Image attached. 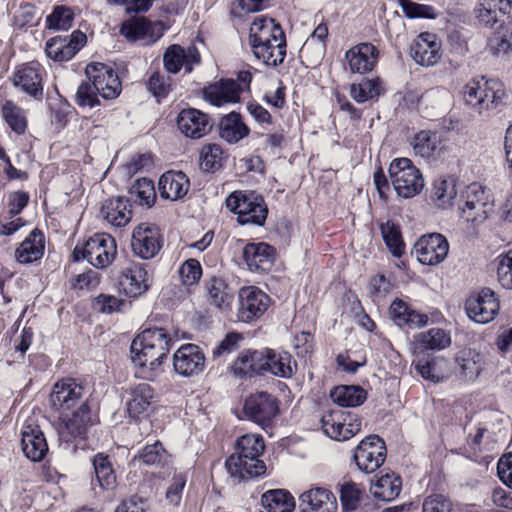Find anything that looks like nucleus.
Segmentation results:
<instances>
[{"instance_id": "f257e3e1", "label": "nucleus", "mask_w": 512, "mask_h": 512, "mask_svg": "<svg viewBox=\"0 0 512 512\" xmlns=\"http://www.w3.org/2000/svg\"><path fill=\"white\" fill-rule=\"evenodd\" d=\"M172 344V338L163 328H149L139 334L130 347L131 360L139 368V376L154 379Z\"/></svg>"}, {"instance_id": "f03ea898", "label": "nucleus", "mask_w": 512, "mask_h": 512, "mask_svg": "<svg viewBox=\"0 0 512 512\" xmlns=\"http://www.w3.org/2000/svg\"><path fill=\"white\" fill-rule=\"evenodd\" d=\"M462 96L465 105L474 113L489 116L502 103L505 91L497 80L475 77L464 85Z\"/></svg>"}, {"instance_id": "7ed1b4c3", "label": "nucleus", "mask_w": 512, "mask_h": 512, "mask_svg": "<svg viewBox=\"0 0 512 512\" xmlns=\"http://www.w3.org/2000/svg\"><path fill=\"white\" fill-rule=\"evenodd\" d=\"M389 175L398 196L409 199L419 195L425 181L422 172L409 158H396L389 166Z\"/></svg>"}, {"instance_id": "20e7f679", "label": "nucleus", "mask_w": 512, "mask_h": 512, "mask_svg": "<svg viewBox=\"0 0 512 512\" xmlns=\"http://www.w3.org/2000/svg\"><path fill=\"white\" fill-rule=\"evenodd\" d=\"M117 254L115 239L106 233H98L89 238L83 247L78 245L73 251L76 261L86 259L92 266L98 269L108 267Z\"/></svg>"}, {"instance_id": "39448f33", "label": "nucleus", "mask_w": 512, "mask_h": 512, "mask_svg": "<svg viewBox=\"0 0 512 512\" xmlns=\"http://www.w3.org/2000/svg\"><path fill=\"white\" fill-rule=\"evenodd\" d=\"M226 207L238 215L241 224L263 225L267 218V207L263 198L255 193L235 191L226 199Z\"/></svg>"}, {"instance_id": "423d86ee", "label": "nucleus", "mask_w": 512, "mask_h": 512, "mask_svg": "<svg viewBox=\"0 0 512 512\" xmlns=\"http://www.w3.org/2000/svg\"><path fill=\"white\" fill-rule=\"evenodd\" d=\"M94 424L87 403H81L71 414L62 413L56 429L61 442L78 446L86 439L88 429Z\"/></svg>"}, {"instance_id": "0eeeda50", "label": "nucleus", "mask_w": 512, "mask_h": 512, "mask_svg": "<svg viewBox=\"0 0 512 512\" xmlns=\"http://www.w3.org/2000/svg\"><path fill=\"white\" fill-rule=\"evenodd\" d=\"M459 209L466 221L482 223L492 211L493 201L489 191L478 183H472L461 195Z\"/></svg>"}, {"instance_id": "6e6552de", "label": "nucleus", "mask_w": 512, "mask_h": 512, "mask_svg": "<svg viewBox=\"0 0 512 512\" xmlns=\"http://www.w3.org/2000/svg\"><path fill=\"white\" fill-rule=\"evenodd\" d=\"M242 413L246 419L265 429L272 425L279 413V403L272 394L258 391L244 400Z\"/></svg>"}, {"instance_id": "1a4fd4ad", "label": "nucleus", "mask_w": 512, "mask_h": 512, "mask_svg": "<svg viewBox=\"0 0 512 512\" xmlns=\"http://www.w3.org/2000/svg\"><path fill=\"white\" fill-rule=\"evenodd\" d=\"M354 461L360 471L366 474L374 473L386 459V446L377 435L363 439L354 451Z\"/></svg>"}, {"instance_id": "9d476101", "label": "nucleus", "mask_w": 512, "mask_h": 512, "mask_svg": "<svg viewBox=\"0 0 512 512\" xmlns=\"http://www.w3.org/2000/svg\"><path fill=\"white\" fill-rule=\"evenodd\" d=\"M163 245L159 228L149 223H141L134 228L131 237V249L135 256L149 260L154 258Z\"/></svg>"}, {"instance_id": "9b49d317", "label": "nucleus", "mask_w": 512, "mask_h": 512, "mask_svg": "<svg viewBox=\"0 0 512 512\" xmlns=\"http://www.w3.org/2000/svg\"><path fill=\"white\" fill-rule=\"evenodd\" d=\"M85 74L103 99L112 100L120 95L122 85L111 66L104 63H90L85 68Z\"/></svg>"}, {"instance_id": "f8f14e48", "label": "nucleus", "mask_w": 512, "mask_h": 512, "mask_svg": "<svg viewBox=\"0 0 512 512\" xmlns=\"http://www.w3.org/2000/svg\"><path fill=\"white\" fill-rule=\"evenodd\" d=\"M449 252V242L440 233L421 236L413 246L416 259L424 265L435 266L442 263Z\"/></svg>"}, {"instance_id": "ddd939ff", "label": "nucleus", "mask_w": 512, "mask_h": 512, "mask_svg": "<svg viewBox=\"0 0 512 512\" xmlns=\"http://www.w3.org/2000/svg\"><path fill=\"white\" fill-rule=\"evenodd\" d=\"M321 423L324 433L337 441L348 440L361 430L360 418L340 410L323 415Z\"/></svg>"}, {"instance_id": "4468645a", "label": "nucleus", "mask_w": 512, "mask_h": 512, "mask_svg": "<svg viewBox=\"0 0 512 512\" xmlns=\"http://www.w3.org/2000/svg\"><path fill=\"white\" fill-rule=\"evenodd\" d=\"M465 309L471 320L486 324L495 318L500 306L495 293L489 288H484L466 300Z\"/></svg>"}, {"instance_id": "2eb2a0df", "label": "nucleus", "mask_w": 512, "mask_h": 512, "mask_svg": "<svg viewBox=\"0 0 512 512\" xmlns=\"http://www.w3.org/2000/svg\"><path fill=\"white\" fill-rule=\"evenodd\" d=\"M267 294L256 287H243L239 291L237 316L242 322L249 323L260 318L269 307Z\"/></svg>"}, {"instance_id": "dca6fc26", "label": "nucleus", "mask_w": 512, "mask_h": 512, "mask_svg": "<svg viewBox=\"0 0 512 512\" xmlns=\"http://www.w3.org/2000/svg\"><path fill=\"white\" fill-rule=\"evenodd\" d=\"M84 388L75 379L66 378L54 384L50 394V405L55 411L64 413L83 403Z\"/></svg>"}, {"instance_id": "f3484780", "label": "nucleus", "mask_w": 512, "mask_h": 512, "mask_svg": "<svg viewBox=\"0 0 512 512\" xmlns=\"http://www.w3.org/2000/svg\"><path fill=\"white\" fill-rule=\"evenodd\" d=\"M164 30L161 22H151L142 17L125 21L120 28V33L128 41H143L145 45H150L163 36Z\"/></svg>"}, {"instance_id": "a211bd4d", "label": "nucleus", "mask_w": 512, "mask_h": 512, "mask_svg": "<svg viewBox=\"0 0 512 512\" xmlns=\"http://www.w3.org/2000/svg\"><path fill=\"white\" fill-rule=\"evenodd\" d=\"M21 448L24 455L33 462L41 461L48 452L46 437L33 419H28L22 426Z\"/></svg>"}, {"instance_id": "6ab92c4d", "label": "nucleus", "mask_w": 512, "mask_h": 512, "mask_svg": "<svg viewBox=\"0 0 512 512\" xmlns=\"http://www.w3.org/2000/svg\"><path fill=\"white\" fill-rule=\"evenodd\" d=\"M242 259L249 271L266 273L272 269L275 263L276 251L265 242H252L244 246Z\"/></svg>"}, {"instance_id": "aec40b11", "label": "nucleus", "mask_w": 512, "mask_h": 512, "mask_svg": "<svg viewBox=\"0 0 512 512\" xmlns=\"http://www.w3.org/2000/svg\"><path fill=\"white\" fill-rule=\"evenodd\" d=\"M86 42V35L74 31L69 36H56L47 41L45 52L54 61H68L80 50Z\"/></svg>"}, {"instance_id": "412c9836", "label": "nucleus", "mask_w": 512, "mask_h": 512, "mask_svg": "<svg viewBox=\"0 0 512 512\" xmlns=\"http://www.w3.org/2000/svg\"><path fill=\"white\" fill-rule=\"evenodd\" d=\"M13 83L22 92L38 99L43 95L42 67L38 62L20 66L13 74Z\"/></svg>"}, {"instance_id": "4be33fe9", "label": "nucleus", "mask_w": 512, "mask_h": 512, "mask_svg": "<svg viewBox=\"0 0 512 512\" xmlns=\"http://www.w3.org/2000/svg\"><path fill=\"white\" fill-rule=\"evenodd\" d=\"M475 13L479 23L484 26L494 27L497 23L502 26L506 20L512 18V1L480 0Z\"/></svg>"}, {"instance_id": "5701e85b", "label": "nucleus", "mask_w": 512, "mask_h": 512, "mask_svg": "<svg viewBox=\"0 0 512 512\" xmlns=\"http://www.w3.org/2000/svg\"><path fill=\"white\" fill-rule=\"evenodd\" d=\"M175 371L182 376H193L201 373L205 367V355L194 344L181 346L174 354Z\"/></svg>"}, {"instance_id": "b1692460", "label": "nucleus", "mask_w": 512, "mask_h": 512, "mask_svg": "<svg viewBox=\"0 0 512 512\" xmlns=\"http://www.w3.org/2000/svg\"><path fill=\"white\" fill-rule=\"evenodd\" d=\"M202 92L204 100L217 107L238 103L241 95L237 81L229 78L205 86Z\"/></svg>"}, {"instance_id": "393cba45", "label": "nucleus", "mask_w": 512, "mask_h": 512, "mask_svg": "<svg viewBox=\"0 0 512 512\" xmlns=\"http://www.w3.org/2000/svg\"><path fill=\"white\" fill-rule=\"evenodd\" d=\"M200 62V55L196 47L190 46L187 49L180 45L169 46L163 55L164 68L168 73L176 74L182 67L187 73L193 70V65Z\"/></svg>"}, {"instance_id": "a878e982", "label": "nucleus", "mask_w": 512, "mask_h": 512, "mask_svg": "<svg viewBox=\"0 0 512 512\" xmlns=\"http://www.w3.org/2000/svg\"><path fill=\"white\" fill-rule=\"evenodd\" d=\"M411 55L416 63L426 67L433 66L441 58V43L435 34L423 32L415 38Z\"/></svg>"}, {"instance_id": "bb28decb", "label": "nucleus", "mask_w": 512, "mask_h": 512, "mask_svg": "<svg viewBox=\"0 0 512 512\" xmlns=\"http://www.w3.org/2000/svg\"><path fill=\"white\" fill-rule=\"evenodd\" d=\"M378 56V49L371 43L357 44L345 53L349 71L358 74L372 71L377 63Z\"/></svg>"}, {"instance_id": "cd10ccee", "label": "nucleus", "mask_w": 512, "mask_h": 512, "mask_svg": "<svg viewBox=\"0 0 512 512\" xmlns=\"http://www.w3.org/2000/svg\"><path fill=\"white\" fill-rule=\"evenodd\" d=\"M268 355L264 350H245L232 365V372L235 376L241 378H251L255 375L263 374L268 367Z\"/></svg>"}, {"instance_id": "c85d7f7f", "label": "nucleus", "mask_w": 512, "mask_h": 512, "mask_svg": "<svg viewBox=\"0 0 512 512\" xmlns=\"http://www.w3.org/2000/svg\"><path fill=\"white\" fill-rule=\"evenodd\" d=\"M335 495L324 487H312L299 496L301 512H336Z\"/></svg>"}, {"instance_id": "c756f323", "label": "nucleus", "mask_w": 512, "mask_h": 512, "mask_svg": "<svg viewBox=\"0 0 512 512\" xmlns=\"http://www.w3.org/2000/svg\"><path fill=\"white\" fill-rule=\"evenodd\" d=\"M177 125L186 137L198 139L212 128L209 116L194 108L183 109L177 117Z\"/></svg>"}, {"instance_id": "7c9ffc66", "label": "nucleus", "mask_w": 512, "mask_h": 512, "mask_svg": "<svg viewBox=\"0 0 512 512\" xmlns=\"http://www.w3.org/2000/svg\"><path fill=\"white\" fill-rule=\"evenodd\" d=\"M284 31L273 18L260 16L254 19L249 30L250 46L270 41H284Z\"/></svg>"}, {"instance_id": "2f4dec72", "label": "nucleus", "mask_w": 512, "mask_h": 512, "mask_svg": "<svg viewBox=\"0 0 512 512\" xmlns=\"http://www.w3.org/2000/svg\"><path fill=\"white\" fill-rule=\"evenodd\" d=\"M127 394L126 408L131 417L137 418L148 413L155 397L150 384H136L127 391Z\"/></svg>"}, {"instance_id": "473e14b6", "label": "nucleus", "mask_w": 512, "mask_h": 512, "mask_svg": "<svg viewBox=\"0 0 512 512\" xmlns=\"http://www.w3.org/2000/svg\"><path fill=\"white\" fill-rule=\"evenodd\" d=\"M229 475L238 481L258 477L265 473L266 466L262 460H250L233 453L225 462Z\"/></svg>"}, {"instance_id": "72a5a7b5", "label": "nucleus", "mask_w": 512, "mask_h": 512, "mask_svg": "<svg viewBox=\"0 0 512 512\" xmlns=\"http://www.w3.org/2000/svg\"><path fill=\"white\" fill-rule=\"evenodd\" d=\"M101 217L114 227L126 226L133 217L129 201L123 197L107 199L100 211Z\"/></svg>"}, {"instance_id": "f704fd0d", "label": "nucleus", "mask_w": 512, "mask_h": 512, "mask_svg": "<svg viewBox=\"0 0 512 512\" xmlns=\"http://www.w3.org/2000/svg\"><path fill=\"white\" fill-rule=\"evenodd\" d=\"M120 284L126 293L130 297H136L149 288L148 284V273L141 263H130L123 271Z\"/></svg>"}, {"instance_id": "c9c22d12", "label": "nucleus", "mask_w": 512, "mask_h": 512, "mask_svg": "<svg viewBox=\"0 0 512 512\" xmlns=\"http://www.w3.org/2000/svg\"><path fill=\"white\" fill-rule=\"evenodd\" d=\"M190 182L185 173L168 171L159 179L161 197L170 200L183 198L189 191Z\"/></svg>"}, {"instance_id": "e433bc0d", "label": "nucleus", "mask_w": 512, "mask_h": 512, "mask_svg": "<svg viewBox=\"0 0 512 512\" xmlns=\"http://www.w3.org/2000/svg\"><path fill=\"white\" fill-rule=\"evenodd\" d=\"M414 154L425 159H436L441 155L443 144L440 135L430 130H421L411 141Z\"/></svg>"}, {"instance_id": "4c0bfd02", "label": "nucleus", "mask_w": 512, "mask_h": 512, "mask_svg": "<svg viewBox=\"0 0 512 512\" xmlns=\"http://www.w3.org/2000/svg\"><path fill=\"white\" fill-rule=\"evenodd\" d=\"M44 250V234L38 229H34L16 249L15 257L19 263L28 264L41 259Z\"/></svg>"}, {"instance_id": "58836bf2", "label": "nucleus", "mask_w": 512, "mask_h": 512, "mask_svg": "<svg viewBox=\"0 0 512 512\" xmlns=\"http://www.w3.org/2000/svg\"><path fill=\"white\" fill-rule=\"evenodd\" d=\"M250 130L242 121L241 115L231 112L221 118L219 123V135L229 144H236L248 136Z\"/></svg>"}, {"instance_id": "ea45409f", "label": "nucleus", "mask_w": 512, "mask_h": 512, "mask_svg": "<svg viewBox=\"0 0 512 512\" xmlns=\"http://www.w3.org/2000/svg\"><path fill=\"white\" fill-rule=\"evenodd\" d=\"M402 489V480L394 472L382 475L374 484L371 485L372 495L382 501L390 502L396 499Z\"/></svg>"}, {"instance_id": "a19ab883", "label": "nucleus", "mask_w": 512, "mask_h": 512, "mask_svg": "<svg viewBox=\"0 0 512 512\" xmlns=\"http://www.w3.org/2000/svg\"><path fill=\"white\" fill-rule=\"evenodd\" d=\"M254 56L267 66H277L281 64L286 56V37L284 41H270L251 47Z\"/></svg>"}, {"instance_id": "79ce46f5", "label": "nucleus", "mask_w": 512, "mask_h": 512, "mask_svg": "<svg viewBox=\"0 0 512 512\" xmlns=\"http://www.w3.org/2000/svg\"><path fill=\"white\" fill-rule=\"evenodd\" d=\"M416 371L426 380L439 382L448 374V361L443 357L418 359L414 362Z\"/></svg>"}, {"instance_id": "37998d69", "label": "nucleus", "mask_w": 512, "mask_h": 512, "mask_svg": "<svg viewBox=\"0 0 512 512\" xmlns=\"http://www.w3.org/2000/svg\"><path fill=\"white\" fill-rule=\"evenodd\" d=\"M269 360L266 372L281 377L291 378L296 371V363L292 360V356L288 352H276L266 349Z\"/></svg>"}, {"instance_id": "c03bdc74", "label": "nucleus", "mask_w": 512, "mask_h": 512, "mask_svg": "<svg viewBox=\"0 0 512 512\" xmlns=\"http://www.w3.org/2000/svg\"><path fill=\"white\" fill-rule=\"evenodd\" d=\"M383 92V82L379 77L365 78L359 83L351 84L349 89L350 97L359 104L376 98Z\"/></svg>"}, {"instance_id": "a18cd8bd", "label": "nucleus", "mask_w": 512, "mask_h": 512, "mask_svg": "<svg viewBox=\"0 0 512 512\" xmlns=\"http://www.w3.org/2000/svg\"><path fill=\"white\" fill-rule=\"evenodd\" d=\"M262 504L268 512H293L295 509L294 497L289 491L283 489L264 493Z\"/></svg>"}, {"instance_id": "49530a36", "label": "nucleus", "mask_w": 512, "mask_h": 512, "mask_svg": "<svg viewBox=\"0 0 512 512\" xmlns=\"http://www.w3.org/2000/svg\"><path fill=\"white\" fill-rule=\"evenodd\" d=\"M208 301L216 309L226 311L230 309L233 294L223 279L212 278L207 284Z\"/></svg>"}, {"instance_id": "de8ad7c7", "label": "nucleus", "mask_w": 512, "mask_h": 512, "mask_svg": "<svg viewBox=\"0 0 512 512\" xmlns=\"http://www.w3.org/2000/svg\"><path fill=\"white\" fill-rule=\"evenodd\" d=\"M264 449V439L260 434H244L235 444V453L252 461L260 460Z\"/></svg>"}, {"instance_id": "09e8293b", "label": "nucleus", "mask_w": 512, "mask_h": 512, "mask_svg": "<svg viewBox=\"0 0 512 512\" xmlns=\"http://www.w3.org/2000/svg\"><path fill=\"white\" fill-rule=\"evenodd\" d=\"M330 397L339 406L356 407L365 401L366 392L359 386H338L331 391Z\"/></svg>"}, {"instance_id": "8fccbe9b", "label": "nucleus", "mask_w": 512, "mask_h": 512, "mask_svg": "<svg viewBox=\"0 0 512 512\" xmlns=\"http://www.w3.org/2000/svg\"><path fill=\"white\" fill-rule=\"evenodd\" d=\"M380 232L388 250L395 257H401L404 253L405 245L399 227L392 221H386L380 224Z\"/></svg>"}, {"instance_id": "3c124183", "label": "nucleus", "mask_w": 512, "mask_h": 512, "mask_svg": "<svg viewBox=\"0 0 512 512\" xmlns=\"http://www.w3.org/2000/svg\"><path fill=\"white\" fill-rule=\"evenodd\" d=\"M486 49L493 57L508 56L512 52V32L507 29L494 32L488 39Z\"/></svg>"}, {"instance_id": "603ef678", "label": "nucleus", "mask_w": 512, "mask_h": 512, "mask_svg": "<svg viewBox=\"0 0 512 512\" xmlns=\"http://www.w3.org/2000/svg\"><path fill=\"white\" fill-rule=\"evenodd\" d=\"M2 115L7 125L16 134H24L27 129V118L25 111L14 104L12 101H6L2 106Z\"/></svg>"}, {"instance_id": "864d4df0", "label": "nucleus", "mask_w": 512, "mask_h": 512, "mask_svg": "<svg viewBox=\"0 0 512 512\" xmlns=\"http://www.w3.org/2000/svg\"><path fill=\"white\" fill-rule=\"evenodd\" d=\"M459 373L469 379H475L481 371L480 355L473 350H463L456 357Z\"/></svg>"}, {"instance_id": "5fc2aeb1", "label": "nucleus", "mask_w": 512, "mask_h": 512, "mask_svg": "<svg viewBox=\"0 0 512 512\" xmlns=\"http://www.w3.org/2000/svg\"><path fill=\"white\" fill-rule=\"evenodd\" d=\"M93 467L100 487L106 490L114 489L116 486V476L107 456L97 454L93 458Z\"/></svg>"}, {"instance_id": "6e6d98bb", "label": "nucleus", "mask_w": 512, "mask_h": 512, "mask_svg": "<svg viewBox=\"0 0 512 512\" xmlns=\"http://www.w3.org/2000/svg\"><path fill=\"white\" fill-rule=\"evenodd\" d=\"M417 341L421 347L431 350H441L451 344L450 335L441 328H431L421 332L417 336Z\"/></svg>"}, {"instance_id": "4d7b16f0", "label": "nucleus", "mask_w": 512, "mask_h": 512, "mask_svg": "<svg viewBox=\"0 0 512 512\" xmlns=\"http://www.w3.org/2000/svg\"><path fill=\"white\" fill-rule=\"evenodd\" d=\"M433 199L437 201L438 206L446 207L452 204L457 195L455 182L453 179H441L435 181L432 191Z\"/></svg>"}, {"instance_id": "13d9d810", "label": "nucleus", "mask_w": 512, "mask_h": 512, "mask_svg": "<svg viewBox=\"0 0 512 512\" xmlns=\"http://www.w3.org/2000/svg\"><path fill=\"white\" fill-rule=\"evenodd\" d=\"M223 151L218 144H207L200 152V167L204 171H215L222 166Z\"/></svg>"}, {"instance_id": "bf43d9fd", "label": "nucleus", "mask_w": 512, "mask_h": 512, "mask_svg": "<svg viewBox=\"0 0 512 512\" xmlns=\"http://www.w3.org/2000/svg\"><path fill=\"white\" fill-rule=\"evenodd\" d=\"M99 93L95 85L87 80L78 86L74 101L81 108H95L100 105Z\"/></svg>"}, {"instance_id": "052dcab7", "label": "nucleus", "mask_w": 512, "mask_h": 512, "mask_svg": "<svg viewBox=\"0 0 512 512\" xmlns=\"http://www.w3.org/2000/svg\"><path fill=\"white\" fill-rule=\"evenodd\" d=\"M363 493V489L356 483L348 482L343 484L340 489V501L343 510H356L362 500Z\"/></svg>"}, {"instance_id": "680f3d73", "label": "nucleus", "mask_w": 512, "mask_h": 512, "mask_svg": "<svg viewBox=\"0 0 512 512\" xmlns=\"http://www.w3.org/2000/svg\"><path fill=\"white\" fill-rule=\"evenodd\" d=\"M129 192L140 204L151 206L155 201L154 183L148 178L137 179Z\"/></svg>"}, {"instance_id": "e2e57ef3", "label": "nucleus", "mask_w": 512, "mask_h": 512, "mask_svg": "<svg viewBox=\"0 0 512 512\" xmlns=\"http://www.w3.org/2000/svg\"><path fill=\"white\" fill-rule=\"evenodd\" d=\"M74 14L72 10L65 6H57L53 12L47 16V27L55 30H68L72 27Z\"/></svg>"}, {"instance_id": "0e129e2a", "label": "nucleus", "mask_w": 512, "mask_h": 512, "mask_svg": "<svg viewBox=\"0 0 512 512\" xmlns=\"http://www.w3.org/2000/svg\"><path fill=\"white\" fill-rule=\"evenodd\" d=\"M166 458V451L159 441L151 445H146L137 455L134 456L133 461L142 462L146 465H158Z\"/></svg>"}, {"instance_id": "69168bd1", "label": "nucleus", "mask_w": 512, "mask_h": 512, "mask_svg": "<svg viewBox=\"0 0 512 512\" xmlns=\"http://www.w3.org/2000/svg\"><path fill=\"white\" fill-rule=\"evenodd\" d=\"M146 85L154 97L161 99L168 96L172 83L170 77L155 71L150 75Z\"/></svg>"}, {"instance_id": "338daca9", "label": "nucleus", "mask_w": 512, "mask_h": 512, "mask_svg": "<svg viewBox=\"0 0 512 512\" xmlns=\"http://www.w3.org/2000/svg\"><path fill=\"white\" fill-rule=\"evenodd\" d=\"M497 276L501 286L512 289V249L498 257Z\"/></svg>"}, {"instance_id": "774afa93", "label": "nucleus", "mask_w": 512, "mask_h": 512, "mask_svg": "<svg viewBox=\"0 0 512 512\" xmlns=\"http://www.w3.org/2000/svg\"><path fill=\"white\" fill-rule=\"evenodd\" d=\"M453 504L442 494H432L426 497L422 504V512H452Z\"/></svg>"}]
</instances>
